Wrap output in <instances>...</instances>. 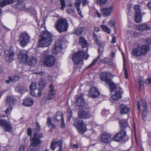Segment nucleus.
<instances>
[{
    "label": "nucleus",
    "instance_id": "nucleus-1",
    "mask_svg": "<svg viewBox=\"0 0 151 151\" xmlns=\"http://www.w3.org/2000/svg\"><path fill=\"white\" fill-rule=\"evenodd\" d=\"M38 40L39 47H48L52 43V34L50 32L44 30L41 32Z\"/></svg>",
    "mask_w": 151,
    "mask_h": 151
},
{
    "label": "nucleus",
    "instance_id": "nucleus-2",
    "mask_svg": "<svg viewBox=\"0 0 151 151\" xmlns=\"http://www.w3.org/2000/svg\"><path fill=\"white\" fill-rule=\"evenodd\" d=\"M55 27L60 33L66 31L68 27V21L65 19H59L56 22Z\"/></svg>",
    "mask_w": 151,
    "mask_h": 151
},
{
    "label": "nucleus",
    "instance_id": "nucleus-3",
    "mask_svg": "<svg viewBox=\"0 0 151 151\" xmlns=\"http://www.w3.org/2000/svg\"><path fill=\"white\" fill-rule=\"evenodd\" d=\"M30 40L29 34L24 31L21 32L19 35L18 41L20 46L24 47L29 42Z\"/></svg>",
    "mask_w": 151,
    "mask_h": 151
},
{
    "label": "nucleus",
    "instance_id": "nucleus-4",
    "mask_svg": "<svg viewBox=\"0 0 151 151\" xmlns=\"http://www.w3.org/2000/svg\"><path fill=\"white\" fill-rule=\"evenodd\" d=\"M73 124L80 134H83L87 130L86 126L84 124L83 120L81 118L76 119Z\"/></svg>",
    "mask_w": 151,
    "mask_h": 151
},
{
    "label": "nucleus",
    "instance_id": "nucleus-5",
    "mask_svg": "<svg viewBox=\"0 0 151 151\" xmlns=\"http://www.w3.org/2000/svg\"><path fill=\"white\" fill-rule=\"evenodd\" d=\"M84 53L83 51H80L74 54L72 58V60L75 64H78L81 62V68L83 65V60Z\"/></svg>",
    "mask_w": 151,
    "mask_h": 151
},
{
    "label": "nucleus",
    "instance_id": "nucleus-6",
    "mask_svg": "<svg viewBox=\"0 0 151 151\" xmlns=\"http://www.w3.org/2000/svg\"><path fill=\"white\" fill-rule=\"evenodd\" d=\"M127 136L126 132L125 130L121 129L113 137L112 140L114 141L120 142L124 140Z\"/></svg>",
    "mask_w": 151,
    "mask_h": 151
},
{
    "label": "nucleus",
    "instance_id": "nucleus-7",
    "mask_svg": "<svg viewBox=\"0 0 151 151\" xmlns=\"http://www.w3.org/2000/svg\"><path fill=\"white\" fill-rule=\"evenodd\" d=\"M14 55L12 47H10L7 48L4 51V57L6 60L9 63L12 62L14 60Z\"/></svg>",
    "mask_w": 151,
    "mask_h": 151
},
{
    "label": "nucleus",
    "instance_id": "nucleus-8",
    "mask_svg": "<svg viewBox=\"0 0 151 151\" xmlns=\"http://www.w3.org/2000/svg\"><path fill=\"white\" fill-rule=\"evenodd\" d=\"M43 137V135L41 134H38L34 133L33 137L30 139L32 145L34 146H38L40 145L42 141L40 138Z\"/></svg>",
    "mask_w": 151,
    "mask_h": 151
},
{
    "label": "nucleus",
    "instance_id": "nucleus-9",
    "mask_svg": "<svg viewBox=\"0 0 151 151\" xmlns=\"http://www.w3.org/2000/svg\"><path fill=\"white\" fill-rule=\"evenodd\" d=\"M44 64L48 67H51L55 64L56 61L55 57L52 55H47L45 57Z\"/></svg>",
    "mask_w": 151,
    "mask_h": 151
},
{
    "label": "nucleus",
    "instance_id": "nucleus-10",
    "mask_svg": "<svg viewBox=\"0 0 151 151\" xmlns=\"http://www.w3.org/2000/svg\"><path fill=\"white\" fill-rule=\"evenodd\" d=\"M50 89L48 92V94L43 98V100L45 103H47L48 101L51 100L53 96L55 93V91L54 89V86L51 84L49 86Z\"/></svg>",
    "mask_w": 151,
    "mask_h": 151
},
{
    "label": "nucleus",
    "instance_id": "nucleus-11",
    "mask_svg": "<svg viewBox=\"0 0 151 151\" xmlns=\"http://www.w3.org/2000/svg\"><path fill=\"white\" fill-rule=\"evenodd\" d=\"M63 42L61 39H58L55 42L54 48L52 51L53 53H57L60 52L63 49Z\"/></svg>",
    "mask_w": 151,
    "mask_h": 151
},
{
    "label": "nucleus",
    "instance_id": "nucleus-12",
    "mask_svg": "<svg viewBox=\"0 0 151 151\" xmlns=\"http://www.w3.org/2000/svg\"><path fill=\"white\" fill-rule=\"evenodd\" d=\"M28 55L27 53L25 50H22L19 53L17 58L20 63H26L28 59Z\"/></svg>",
    "mask_w": 151,
    "mask_h": 151
},
{
    "label": "nucleus",
    "instance_id": "nucleus-13",
    "mask_svg": "<svg viewBox=\"0 0 151 151\" xmlns=\"http://www.w3.org/2000/svg\"><path fill=\"white\" fill-rule=\"evenodd\" d=\"M0 125L5 131L10 132L12 129V126L10 122L5 120L0 119Z\"/></svg>",
    "mask_w": 151,
    "mask_h": 151
},
{
    "label": "nucleus",
    "instance_id": "nucleus-14",
    "mask_svg": "<svg viewBox=\"0 0 151 151\" xmlns=\"http://www.w3.org/2000/svg\"><path fill=\"white\" fill-rule=\"evenodd\" d=\"M88 95L89 97L95 98L99 96L100 93L97 88L92 87L89 91Z\"/></svg>",
    "mask_w": 151,
    "mask_h": 151
},
{
    "label": "nucleus",
    "instance_id": "nucleus-15",
    "mask_svg": "<svg viewBox=\"0 0 151 151\" xmlns=\"http://www.w3.org/2000/svg\"><path fill=\"white\" fill-rule=\"evenodd\" d=\"M111 135L107 133L102 134L100 137V141L104 143H109L111 141Z\"/></svg>",
    "mask_w": 151,
    "mask_h": 151
},
{
    "label": "nucleus",
    "instance_id": "nucleus-16",
    "mask_svg": "<svg viewBox=\"0 0 151 151\" xmlns=\"http://www.w3.org/2000/svg\"><path fill=\"white\" fill-rule=\"evenodd\" d=\"M100 78L101 81H104L107 83H109L111 80L110 79V74L107 72H101L100 74Z\"/></svg>",
    "mask_w": 151,
    "mask_h": 151
},
{
    "label": "nucleus",
    "instance_id": "nucleus-17",
    "mask_svg": "<svg viewBox=\"0 0 151 151\" xmlns=\"http://www.w3.org/2000/svg\"><path fill=\"white\" fill-rule=\"evenodd\" d=\"M79 117L81 119H86L90 118L91 115L89 111H85L84 110L80 111L78 113Z\"/></svg>",
    "mask_w": 151,
    "mask_h": 151
},
{
    "label": "nucleus",
    "instance_id": "nucleus-18",
    "mask_svg": "<svg viewBox=\"0 0 151 151\" xmlns=\"http://www.w3.org/2000/svg\"><path fill=\"white\" fill-rule=\"evenodd\" d=\"M83 95L80 94V96L76 99V106L80 108H82L85 104V100L83 99Z\"/></svg>",
    "mask_w": 151,
    "mask_h": 151
},
{
    "label": "nucleus",
    "instance_id": "nucleus-19",
    "mask_svg": "<svg viewBox=\"0 0 151 151\" xmlns=\"http://www.w3.org/2000/svg\"><path fill=\"white\" fill-rule=\"evenodd\" d=\"M112 11V8L111 6L103 8L101 9L100 12L103 15L109 16Z\"/></svg>",
    "mask_w": 151,
    "mask_h": 151
},
{
    "label": "nucleus",
    "instance_id": "nucleus-20",
    "mask_svg": "<svg viewBox=\"0 0 151 151\" xmlns=\"http://www.w3.org/2000/svg\"><path fill=\"white\" fill-rule=\"evenodd\" d=\"M14 3H15L12 6L16 9H20L24 8V4L22 0H15V1Z\"/></svg>",
    "mask_w": 151,
    "mask_h": 151
},
{
    "label": "nucleus",
    "instance_id": "nucleus-21",
    "mask_svg": "<svg viewBox=\"0 0 151 151\" xmlns=\"http://www.w3.org/2000/svg\"><path fill=\"white\" fill-rule=\"evenodd\" d=\"M63 119V113L61 111L58 112L54 116L53 120L54 122L60 121Z\"/></svg>",
    "mask_w": 151,
    "mask_h": 151
},
{
    "label": "nucleus",
    "instance_id": "nucleus-22",
    "mask_svg": "<svg viewBox=\"0 0 151 151\" xmlns=\"http://www.w3.org/2000/svg\"><path fill=\"white\" fill-rule=\"evenodd\" d=\"M75 7L78 14L80 15L81 18H83V16L82 14V12L80 9V6L81 3V0H77L75 2Z\"/></svg>",
    "mask_w": 151,
    "mask_h": 151
},
{
    "label": "nucleus",
    "instance_id": "nucleus-23",
    "mask_svg": "<svg viewBox=\"0 0 151 151\" xmlns=\"http://www.w3.org/2000/svg\"><path fill=\"white\" fill-rule=\"evenodd\" d=\"M132 55L136 57L140 56L143 55L139 46L133 49L132 50Z\"/></svg>",
    "mask_w": 151,
    "mask_h": 151
},
{
    "label": "nucleus",
    "instance_id": "nucleus-24",
    "mask_svg": "<svg viewBox=\"0 0 151 151\" xmlns=\"http://www.w3.org/2000/svg\"><path fill=\"white\" fill-rule=\"evenodd\" d=\"M122 93L121 88H120L119 91L116 92L115 94L112 95L111 98L114 100L117 101L121 98Z\"/></svg>",
    "mask_w": 151,
    "mask_h": 151
},
{
    "label": "nucleus",
    "instance_id": "nucleus-25",
    "mask_svg": "<svg viewBox=\"0 0 151 151\" xmlns=\"http://www.w3.org/2000/svg\"><path fill=\"white\" fill-rule=\"evenodd\" d=\"M119 109L120 113L122 114H127L129 110V108L124 105H121L119 106Z\"/></svg>",
    "mask_w": 151,
    "mask_h": 151
},
{
    "label": "nucleus",
    "instance_id": "nucleus-26",
    "mask_svg": "<svg viewBox=\"0 0 151 151\" xmlns=\"http://www.w3.org/2000/svg\"><path fill=\"white\" fill-rule=\"evenodd\" d=\"M33 101L34 100L28 97L24 100L23 102V104L24 106H30L33 104Z\"/></svg>",
    "mask_w": 151,
    "mask_h": 151
},
{
    "label": "nucleus",
    "instance_id": "nucleus-27",
    "mask_svg": "<svg viewBox=\"0 0 151 151\" xmlns=\"http://www.w3.org/2000/svg\"><path fill=\"white\" fill-rule=\"evenodd\" d=\"M15 101V99L14 97L9 96L7 97L5 101L6 105L12 106L14 105Z\"/></svg>",
    "mask_w": 151,
    "mask_h": 151
},
{
    "label": "nucleus",
    "instance_id": "nucleus-28",
    "mask_svg": "<svg viewBox=\"0 0 151 151\" xmlns=\"http://www.w3.org/2000/svg\"><path fill=\"white\" fill-rule=\"evenodd\" d=\"M150 48V45L148 44L143 45L140 47L143 55H145L149 51Z\"/></svg>",
    "mask_w": 151,
    "mask_h": 151
},
{
    "label": "nucleus",
    "instance_id": "nucleus-29",
    "mask_svg": "<svg viewBox=\"0 0 151 151\" xmlns=\"http://www.w3.org/2000/svg\"><path fill=\"white\" fill-rule=\"evenodd\" d=\"M85 30V29L84 27H78L75 29L73 33L77 36H80Z\"/></svg>",
    "mask_w": 151,
    "mask_h": 151
},
{
    "label": "nucleus",
    "instance_id": "nucleus-30",
    "mask_svg": "<svg viewBox=\"0 0 151 151\" xmlns=\"http://www.w3.org/2000/svg\"><path fill=\"white\" fill-rule=\"evenodd\" d=\"M15 1V0H4L0 1V6L3 7L6 5L11 4Z\"/></svg>",
    "mask_w": 151,
    "mask_h": 151
},
{
    "label": "nucleus",
    "instance_id": "nucleus-31",
    "mask_svg": "<svg viewBox=\"0 0 151 151\" xmlns=\"http://www.w3.org/2000/svg\"><path fill=\"white\" fill-rule=\"evenodd\" d=\"M30 94L33 96L36 97L37 96H40L42 95V93L40 89L36 88L30 92Z\"/></svg>",
    "mask_w": 151,
    "mask_h": 151
},
{
    "label": "nucleus",
    "instance_id": "nucleus-32",
    "mask_svg": "<svg viewBox=\"0 0 151 151\" xmlns=\"http://www.w3.org/2000/svg\"><path fill=\"white\" fill-rule=\"evenodd\" d=\"M26 63L30 66H34L37 63V59L35 57H31Z\"/></svg>",
    "mask_w": 151,
    "mask_h": 151
},
{
    "label": "nucleus",
    "instance_id": "nucleus-33",
    "mask_svg": "<svg viewBox=\"0 0 151 151\" xmlns=\"http://www.w3.org/2000/svg\"><path fill=\"white\" fill-rule=\"evenodd\" d=\"M79 43L83 48L86 47L88 45L87 41L84 37H82L80 38Z\"/></svg>",
    "mask_w": 151,
    "mask_h": 151
},
{
    "label": "nucleus",
    "instance_id": "nucleus-34",
    "mask_svg": "<svg viewBox=\"0 0 151 151\" xmlns=\"http://www.w3.org/2000/svg\"><path fill=\"white\" fill-rule=\"evenodd\" d=\"M137 28L139 30L144 31L149 30L150 29V28L147 24H145L137 26Z\"/></svg>",
    "mask_w": 151,
    "mask_h": 151
},
{
    "label": "nucleus",
    "instance_id": "nucleus-35",
    "mask_svg": "<svg viewBox=\"0 0 151 151\" xmlns=\"http://www.w3.org/2000/svg\"><path fill=\"white\" fill-rule=\"evenodd\" d=\"M135 21L136 23H139L142 22L141 13H135Z\"/></svg>",
    "mask_w": 151,
    "mask_h": 151
},
{
    "label": "nucleus",
    "instance_id": "nucleus-36",
    "mask_svg": "<svg viewBox=\"0 0 151 151\" xmlns=\"http://www.w3.org/2000/svg\"><path fill=\"white\" fill-rule=\"evenodd\" d=\"M109 85V89L111 92L114 91L116 89V85L114 82L111 81H110L109 83H107Z\"/></svg>",
    "mask_w": 151,
    "mask_h": 151
},
{
    "label": "nucleus",
    "instance_id": "nucleus-37",
    "mask_svg": "<svg viewBox=\"0 0 151 151\" xmlns=\"http://www.w3.org/2000/svg\"><path fill=\"white\" fill-rule=\"evenodd\" d=\"M142 106L144 108L143 114L144 115L147 114V103L145 100L144 99L141 100Z\"/></svg>",
    "mask_w": 151,
    "mask_h": 151
},
{
    "label": "nucleus",
    "instance_id": "nucleus-38",
    "mask_svg": "<svg viewBox=\"0 0 151 151\" xmlns=\"http://www.w3.org/2000/svg\"><path fill=\"white\" fill-rule=\"evenodd\" d=\"M119 123L120 124V127L122 128V129L124 130L128 126L127 121L125 119L122 120L119 122Z\"/></svg>",
    "mask_w": 151,
    "mask_h": 151
},
{
    "label": "nucleus",
    "instance_id": "nucleus-39",
    "mask_svg": "<svg viewBox=\"0 0 151 151\" xmlns=\"http://www.w3.org/2000/svg\"><path fill=\"white\" fill-rule=\"evenodd\" d=\"M38 85L41 90H42L44 88L45 86V83L43 79H41L39 80Z\"/></svg>",
    "mask_w": 151,
    "mask_h": 151
},
{
    "label": "nucleus",
    "instance_id": "nucleus-40",
    "mask_svg": "<svg viewBox=\"0 0 151 151\" xmlns=\"http://www.w3.org/2000/svg\"><path fill=\"white\" fill-rule=\"evenodd\" d=\"M101 28L104 32L108 34H109L111 33V31L109 28L105 25H101Z\"/></svg>",
    "mask_w": 151,
    "mask_h": 151
},
{
    "label": "nucleus",
    "instance_id": "nucleus-41",
    "mask_svg": "<svg viewBox=\"0 0 151 151\" xmlns=\"http://www.w3.org/2000/svg\"><path fill=\"white\" fill-rule=\"evenodd\" d=\"M101 55V54H99V55L98 56H97V57L96 58L94 59L93 60L92 62L87 67V68H89L92 67L94 65H95L96 63V62H97V61H98V59L100 58Z\"/></svg>",
    "mask_w": 151,
    "mask_h": 151
},
{
    "label": "nucleus",
    "instance_id": "nucleus-42",
    "mask_svg": "<svg viewBox=\"0 0 151 151\" xmlns=\"http://www.w3.org/2000/svg\"><path fill=\"white\" fill-rule=\"evenodd\" d=\"M47 123L48 126L50 127H52L53 129L55 128L56 127L55 125L52 123L51 119L50 118H48L47 121Z\"/></svg>",
    "mask_w": 151,
    "mask_h": 151
},
{
    "label": "nucleus",
    "instance_id": "nucleus-43",
    "mask_svg": "<svg viewBox=\"0 0 151 151\" xmlns=\"http://www.w3.org/2000/svg\"><path fill=\"white\" fill-rule=\"evenodd\" d=\"M107 0H94L95 3L100 5H103L105 4Z\"/></svg>",
    "mask_w": 151,
    "mask_h": 151
},
{
    "label": "nucleus",
    "instance_id": "nucleus-44",
    "mask_svg": "<svg viewBox=\"0 0 151 151\" xmlns=\"http://www.w3.org/2000/svg\"><path fill=\"white\" fill-rule=\"evenodd\" d=\"M9 78L10 81L14 82L19 80V77L18 76H14L12 77H9Z\"/></svg>",
    "mask_w": 151,
    "mask_h": 151
},
{
    "label": "nucleus",
    "instance_id": "nucleus-45",
    "mask_svg": "<svg viewBox=\"0 0 151 151\" xmlns=\"http://www.w3.org/2000/svg\"><path fill=\"white\" fill-rule=\"evenodd\" d=\"M123 60H124V63H123V70L124 71V74L125 76V78L126 79H127L128 78V75L127 73V68L126 67V62L125 61L124 58H123Z\"/></svg>",
    "mask_w": 151,
    "mask_h": 151
},
{
    "label": "nucleus",
    "instance_id": "nucleus-46",
    "mask_svg": "<svg viewBox=\"0 0 151 151\" xmlns=\"http://www.w3.org/2000/svg\"><path fill=\"white\" fill-rule=\"evenodd\" d=\"M93 37L95 42L97 45H100V44H101V43L99 40L97 35L94 32H93Z\"/></svg>",
    "mask_w": 151,
    "mask_h": 151
},
{
    "label": "nucleus",
    "instance_id": "nucleus-47",
    "mask_svg": "<svg viewBox=\"0 0 151 151\" xmlns=\"http://www.w3.org/2000/svg\"><path fill=\"white\" fill-rule=\"evenodd\" d=\"M108 25L111 27H113L114 29L116 31L115 21L113 20H111L108 22Z\"/></svg>",
    "mask_w": 151,
    "mask_h": 151
},
{
    "label": "nucleus",
    "instance_id": "nucleus-48",
    "mask_svg": "<svg viewBox=\"0 0 151 151\" xmlns=\"http://www.w3.org/2000/svg\"><path fill=\"white\" fill-rule=\"evenodd\" d=\"M55 143L56 146H58L60 147L58 151H62V142L60 141H55Z\"/></svg>",
    "mask_w": 151,
    "mask_h": 151
},
{
    "label": "nucleus",
    "instance_id": "nucleus-49",
    "mask_svg": "<svg viewBox=\"0 0 151 151\" xmlns=\"http://www.w3.org/2000/svg\"><path fill=\"white\" fill-rule=\"evenodd\" d=\"M144 84L143 80L139 79L138 83V89L139 91H141V88L143 87Z\"/></svg>",
    "mask_w": 151,
    "mask_h": 151
},
{
    "label": "nucleus",
    "instance_id": "nucleus-50",
    "mask_svg": "<svg viewBox=\"0 0 151 151\" xmlns=\"http://www.w3.org/2000/svg\"><path fill=\"white\" fill-rule=\"evenodd\" d=\"M37 84L35 82L32 83L29 86L30 92L32 91L35 89L37 88Z\"/></svg>",
    "mask_w": 151,
    "mask_h": 151
},
{
    "label": "nucleus",
    "instance_id": "nucleus-51",
    "mask_svg": "<svg viewBox=\"0 0 151 151\" xmlns=\"http://www.w3.org/2000/svg\"><path fill=\"white\" fill-rule=\"evenodd\" d=\"M60 3L61 6L60 9L63 11L66 6L65 4V0H60Z\"/></svg>",
    "mask_w": 151,
    "mask_h": 151
},
{
    "label": "nucleus",
    "instance_id": "nucleus-52",
    "mask_svg": "<svg viewBox=\"0 0 151 151\" xmlns=\"http://www.w3.org/2000/svg\"><path fill=\"white\" fill-rule=\"evenodd\" d=\"M56 145L55 143V140L54 139L51 143L50 147L52 150H54L55 149V146H56Z\"/></svg>",
    "mask_w": 151,
    "mask_h": 151
},
{
    "label": "nucleus",
    "instance_id": "nucleus-53",
    "mask_svg": "<svg viewBox=\"0 0 151 151\" xmlns=\"http://www.w3.org/2000/svg\"><path fill=\"white\" fill-rule=\"evenodd\" d=\"M72 114L71 110L70 109L68 110V112L67 114L68 120L69 121L70 120V119L72 116Z\"/></svg>",
    "mask_w": 151,
    "mask_h": 151
},
{
    "label": "nucleus",
    "instance_id": "nucleus-54",
    "mask_svg": "<svg viewBox=\"0 0 151 151\" xmlns=\"http://www.w3.org/2000/svg\"><path fill=\"white\" fill-rule=\"evenodd\" d=\"M134 9L135 10V13H141V11L140 8V7L139 5H135L134 6Z\"/></svg>",
    "mask_w": 151,
    "mask_h": 151
},
{
    "label": "nucleus",
    "instance_id": "nucleus-55",
    "mask_svg": "<svg viewBox=\"0 0 151 151\" xmlns=\"http://www.w3.org/2000/svg\"><path fill=\"white\" fill-rule=\"evenodd\" d=\"M15 90L17 92H18L19 93H21L23 91L22 88L20 86L17 87L16 88Z\"/></svg>",
    "mask_w": 151,
    "mask_h": 151
},
{
    "label": "nucleus",
    "instance_id": "nucleus-56",
    "mask_svg": "<svg viewBox=\"0 0 151 151\" xmlns=\"http://www.w3.org/2000/svg\"><path fill=\"white\" fill-rule=\"evenodd\" d=\"M109 60L107 58H105L103 59H100V61L102 63H108Z\"/></svg>",
    "mask_w": 151,
    "mask_h": 151
},
{
    "label": "nucleus",
    "instance_id": "nucleus-57",
    "mask_svg": "<svg viewBox=\"0 0 151 151\" xmlns=\"http://www.w3.org/2000/svg\"><path fill=\"white\" fill-rule=\"evenodd\" d=\"M74 8L73 7H68L67 9V12L68 14H70L71 12H73L74 11Z\"/></svg>",
    "mask_w": 151,
    "mask_h": 151
},
{
    "label": "nucleus",
    "instance_id": "nucleus-58",
    "mask_svg": "<svg viewBox=\"0 0 151 151\" xmlns=\"http://www.w3.org/2000/svg\"><path fill=\"white\" fill-rule=\"evenodd\" d=\"M99 45V48L98 50V52L99 53H101L103 51L104 46H102L101 44H100V45Z\"/></svg>",
    "mask_w": 151,
    "mask_h": 151
},
{
    "label": "nucleus",
    "instance_id": "nucleus-59",
    "mask_svg": "<svg viewBox=\"0 0 151 151\" xmlns=\"http://www.w3.org/2000/svg\"><path fill=\"white\" fill-rule=\"evenodd\" d=\"M101 114L104 116H106L109 114V111L108 110H104L101 112Z\"/></svg>",
    "mask_w": 151,
    "mask_h": 151
},
{
    "label": "nucleus",
    "instance_id": "nucleus-60",
    "mask_svg": "<svg viewBox=\"0 0 151 151\" xmlns=\"http://www.w3.org/2000/svg\"><path fill=\"white\" fill-rule=\"evenodd\" d=\"M12 109V106H9L8 108L6 110L5 113L6 114H9L11 112Z\"/></svg>",
    "mask_w": 151,
    "mask_h": 151
},
{
    "label": "nucleus",
    "instance_id": "nucleus-61",
    "mask_svg": "<svg viewBox=\"0 0 151 151\" xmlns=\"http://www.w3.org/2000/svg\"><path fill=\"white\" fill-rule=\"evenodd\" d=\"M82 5L84 6L86 5L87 4L89 3V1L87 0H82Z\"/></svg>",
    "mask_w": 151,
    "mask_h": 151
},
{
    "label": "nucleus",
    "instance_id": "nucleus-62",
    "mask_svg": "<svg viewBox=\"0 0 151 151\" xmlns=\"http://www.w3.org/2000/svg\"><path fill=\"white\" fill-rule=\"evenodd\" d=\"M24 145H21L19 147V151H24Z\"/></svg>",
    "mask_w": 151,
    "mask_h": 151
},
{
    "label": "nucleus",
    "instance_id": "nucleus-63",
    "mask_svg": "<svg viewBox=\"0 0 151 151\" xmlns=\"http://www.w3.org/2000/svg\"><path fill=\"white\" fill-rule=\"evenodd\" d=\"M146 84H149L151 83V77L148 78L145 81Z\"/></svg>",
    "mask_w": 151,
    "mask_h": 151
},
{
    "label": "nucleus",
    "instance_id": "nucleus-64",
    "mask_svg": "<svg viewBox=\"0 0 151 151\" xmlns=\"http://www.w3.org/2000/svg\"><path fill=\"white\" fill-rule=\"evenodd\" d=\"M146 42L149 45L151 44V39L150 38H148L146 39Z\"/></svg>",
    "mask_w": 151,
    "mask_h": 151
}]
</instances>
